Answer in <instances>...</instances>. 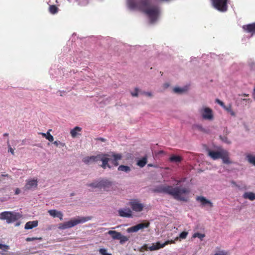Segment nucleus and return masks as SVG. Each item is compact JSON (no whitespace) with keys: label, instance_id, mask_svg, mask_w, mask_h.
<instances>
[{"label":"nucleus","instance_id":"obj_1","mask_svg":"<svg viewBox=\"0 0 255 255\" xmlns=\"http://www.w3.org/2000/svg\"><path fill=\"white\" fill-rule=\"evenodd\" d=\"M181 182V180H178L175 187L164 185L159 186L157 188L156 191L158 192L168 194L176 200L186 201L187 199L185 195L190 193V189L185 186H178Z\"/></svg>","mask_w":255,"mask_h":255},{"label":"nucleus","instance_id":"obj_2","mask_svg":"<svg viewBox=\"0 0 255 255\" xmlns=\"http://www.w3.org/2000/svg\"><path fill=\"white\" fill-rule=\"evenodd\" d=\"M208 154L214 160L221 158L225 164H230L232 163L229 157V152L223 148H219L217 151L209 150Z\"/></svg>","mask_w":255,"mask_h":255},{"label":"nucleus","instance_id":"obj_3","mask_svg":"<svg viewBox=\"0 0 255 255\" xmlns=\"http://www.w3.org/2000/svg\"><path fill=\"white\" fill-rule=\"evenodd\" d=\"M91 217H80L78 216L76 218H72L70 221L65 222L63 223H60L58 225V229L60 230H65L66 229L70 228L76 225L85 223L88 221L91 220Z\"/></svg>","mask_w":255,"mask_h":255},{"label":"nucleus","instance_id":"obj_4","mask_svg":"<svg viewBox=\"0 0 255 255\" xmlns=\"http://www.w3.org/2000/svg\"><path fill=\"white\" fill-rule=\"evenodd\" d=\"M122 156L121 154H113L110 155H101V161H102V167L106 168L107 167L111 168L110 162L113 165L117 166L119 165L118 161L122 159Z\"/></svg>","mask_w":255,"mask_h":255},{"label":"nucleus","instance_id":"obj_5","mask_svg":"<svg viewBox=\"0 0 255 255\" xmlns=\"http://www.w3.org/2000/svg\"><path fill=\"white\" fill-rule=\"evenodd\" d=\"M198 112L202 118L205 121H213L215 119L213 110L205 105H203L198 109Z\"/></svg>","mask_w":255,"mask_h":255},{"label":"nucleus","instance_id":"obj_6","mask_svg":"<svg viewBox=\"0 0 255 255\" xmlns=\"http://www.w3.org/2000/svg\"><path fill=\"white\" fill-rule=\"evenodd\" d=\"M21 217V215L14 211H4L0 214V219L6 220L8 224L14 222Z\"/></svg>","mask_w":255,"mask_h":255},{"label":"nucleus","instance_id":"obj_7","mask_svg":"<svg viewBox=\"0 0 255 255\" xmlns=\"http://www.w3.org/2000/svg\"><path fill=\"white\" fill-rule=\"evenodd\" d=\"M229 0H211L213 7L217 10L224 12L228 9V1Z\"/></svg>","mask_w":255,"mask_h":255},{"label":"nucleus","instance_id":"obj_8","mask_svg":"<svg viewBox=\"0 0 255 255\" xmlns=\"http://www.w3.org/2000/svg\"><path fill=\"white\" fill-rule=\"evenodd\" d=\"M174 241H167L165 242L163 244H161L160 242H157L156 243H153L150 246H149L148 245H144L143 246V248L145 250H149L150 251H155L159 250V249L164 248L165 246L167 245L170 243H174Z\"/></svg>","mask_w":255,"mask_h":255},{"label":"nucleus","instance_id":"obj_9","mask_svg":"<svg viewBox=\"0 0 255 255\" xmlns=\"http://www.w3.org/2000/svg\"><path fill=\"white\" fill-rule=\"evenodd\" d=\"M117 188L116 183L108 179H101V189L107 191L116 190Z\"/></svg>","mask_w":255,"mask_h":255},{"label":"nucleus","instance_id":"obj_10","mask_svg":"<svg viewBox=\"0 0 255 255\" xmlns=\"http://www.w3.org/2000/svg\"><path fill=\"white\" fill-rule=\"evenodd\" d=\"M149 225L150 223L149 222L144 221L142 223L128 228L127 231L128 233L137 232L139 230H142L144 228H148L149 226Z\"/></svg>","mask_w":255,"mask_h":255},{"label":"nucleus","instance_id":"obj_11","mask_svg":"<svg viewBox=\"0 0 255 255\" xmlns=\"http://www.w3.org/2000/svg\"><path fill=\"white\" fill-rule=\"evenodd\" d=\"M133 211L137 212H141L144 207L143 205L137 199L131 200L128 204Z\"/></svg>","mask_w":255,"mask_h":255},{"label":"nucleus","instance_id":"obj_12","mask_svg":"<svg viewBox=\"0 0 255 255\" xmlns=\"http://www.w3.org/2000/svg\"><path fill=\"white\" fill-rule=\"evenodd\" d=\"M37 178L30 179L26 180V184L23 187V190H29L35 189L37 186Z\"/></svg>","mask_w":255,"mask_h":255},{"label":"nucleus","instance_id":"obj_13","mask_svg":"<svg viewBox=\"0 0 255 255\" xmlns=\"http://www.w3.org/2000/svg\"><path fill=\"white\" fill-rule=\"evenodd\" d=\"M101 161V155L97 156H87L83 159V161L86 164L92 163L94 162Z\"/></svg>","mask_w":255,"mask_h":255},{"label":"nucleus","instance_id":"obj_14","mask_svg":"<svg viewBox=\"0 0 255 255\" xmlns=\"http://www.w3.org/2000/svg\"><path fill=\"white\" fill-rule=\"evenodd\" d=\"M196 200L200 202L202 206L209 207L211 208L213 207V203L209 200L203 196H198Z\"/></svg>","mask_w":255,"mask_h":255},{"label":"nucleus","instance_id":"obj_15","mask_svg":"<svg viewBox=\"0 0 255 255\" xmlns=\"http://www.w3.org/2000/svg\"><path fill=\"white\" fill-rule=\"evenodd\" d=\"M119 215L123 217L129 218L132 217V213L129 208H123L118 211Z\"/></svg>","mask_w":255,"mask_h":255},{"label":"nucleus","instance_id":"obj_16","mask_svg":"<svg viewBox=\"0 0 255 255\" xmlns=\"http://www.w3.org/2000/svg\"><path fill=\"white\" fill-rule=\"evenodd\" d=\"M243 29L247 32L255 33V23L249 24L243 26Z\"/></svg>","mask_w":255,"mask_h":255},{"label":"nucleus","instance_id":"obj_17","mask_svg":"<svg viewBox=\"0 0 255 255\" xmlns=\"http://www.w3.org/2000/svg\"><path fill=\"white\" fill-rule=\"evenodd\" d=\"M49 215L53 217L59 218L60 220L63 219V213L60 211H58L55 210H50L48 211Z\"/></svg>","mask_w":255,"mask_h":255},{"label":"nucleus","instance_id":"obj_18","mask_svg":"<svg viewBox=\"0 0 255 255\" xmlns=\"http://www.w3.org/2000/svg\"><path fill=\"white\" fill-rule=\"evenodd\" d=\"M38 222L37 220L29 221L25 224L24 229L25 230L32 229L33 228L36 227L38 226Z\"/></svg>","mask_w":255,"mask_h":255},{"label":"nucleus","instance_id":"obj_19","mask_svg":"<svg viewBox=\"0 0 255 255\" xmlns=\"http://www.w3.org/2000/svg\"><path fill=\"white\" fill-rule=\"evenodd\" d=\"M188 90V86H183L182 87H175L173 89V91L175 93L183 94L186 93Z\"/></svg>","mask_w":255,"mask_h":255},{"label":"nucleus","instance_id":"obj_20","mask_svg":"<svg viewBox=\"0 0 255 255\" xmlns=\"http://www.w3.org/2000/svg\"><path fill=\"white\" fill-rule=\"evenodd\" d=\"M87 186L91 187L92 188H99L101 189V179L95 180L92 183L87 184Z\"/></svg>","mask_w":255,"mask_h":255},{"label":"nucleus","instance_id":"obj_21","mask_svg":"<svg viewBox=\"0 0 255 255\" xmlns=\"http://www.w3.org/2000/svg\"><path fill=\"white\" fill-rule=\"evenodd\" d=\"M243 197L250 201H254L255 200V193L252 192H246L243 195Z\"/></svg>","mask_w":255,"mask_h":255},{"label":"nucleus","instance_id":"obj_22","mask_svg":"<svg viewBox=\"0 0 255 255\" xmlns=\"http://www.w3.org/2000/svg\"><path fill=\"white\" fill-rule=\"evenodd\" d=\"M182 157L179 155H172L169 158V161L171 162L178 164L182 160Z\"/></svg>","mask_w":255,"mask_h":255},{"label":"nucleus","instance_id":"obj_23","mask_svg":"<svg viewBox=\"0 0 255 255\" xmlns=\"http://www.w3.org/2000/svg\"><path fill=\"white\" fill-rule=\"evenodd\" d=\"M82 128L79 127H75L70 131V134L72 137H76L77 135H80L79 132L81 131Z\"/></svg>","mask_w":255,"mask_h":255},{"label":"nucleus","instance_id":"obj_24","mask_svg":"<svg viewBox=\"0 0 255 255\" xmlns=\"http://www.w3.org/2000/svg\"><path fill=\"white\" fill-rule=\"evenodd\" d=\"M107 234L110 235L113 240H118L121 236V233L115 231H109Z\"/></svg>","mask_w":255,"mask_h":255},{"label":"nucleus","instance_id":"obj_25","mask_svg":"<svg viewBox=\"0 0 255 255\" xmlns=\"http://www.w3.org/2000/svg\"><path fill=\"white\" fill-rule=\"evenodd\" d=\"M147 162V156H145L142 157L141 159L138 160L137 162V165L140 167H143Z\"/></svg>","mask_w":255,"mask_h":255},{"label":"nucleus","instance_id":"obj_26","mask_svg":"<svg viewBox=\"0 0 255 255\" xmlns=\"http://www.w3.org/2000/svg\"><path fill=\"white\" fill-rule=\"evenodd\" d=\"M50 131H51V129H49L46 133H40L43 137L46 138L47 140H48L49 141H53L54 140L53 136L50 133Z\"/></svg>","mask_w":255,"mask_h":255},{"label":"nucleus","instance_id":"obj_27","mask_svg":"<svg viewBox=\"0 0 255 255\" xmlns=\"http://www.w3.org/2000/svg\"><path fill=\"white\" fill-rule=\"evenodd\" d=\"M225 111H226L229 114H230L232 116L235 117L236 116V113L233 110L232 106L231 105H229L224 107V109Z\"/></svg>","mask_w":255,"mask_h":255},{"label":"nucleus","instance_id":"obj_28","mask_svg":"<svg viewBox=\"0 0 255 255\" xmlns=\"http://www.w3.org/2000/svg\"><path fill=\"white\" fill-rule=\"evenodd\" d=\"M119 171H123L126 173H128L131 171L130 168L128 166L120 165L118 168Z\"/></svg>","mask_w":255,"mask_h":255},{"label":"nucleus","instance_id":"obj_29","mask_svg":"<svg viewBox=\"0 0 255 255\" xmlns=\"http://www.w3.org/2000/svg\"><path fill=\"white\" fill-rule=\"evenodd\" d=\"M49 11L50 13L55 14L58 12V8L55 5H50L49 7Z\"/></svg>","mask_w":255,"mask_h":255},{"label":"nucleus","instance_id":"obj_30","mask_svg":"<svg viewBox=\"0 0 255 255\" xmlns=\"http://www.w3.org/2000/svg\"><path fill=\"white\" fill-rule=\"evenodd\" d=\"M247 159L249 162L255 166V155L248 154L247 156Z\"/></svg>","mask_w":255,"mask_h":255},{"label":"nucleus","instance_id":"obj_31","mask_svg":"<svg viewBox=\"0 0 255 255\" xmlns=\"http://www.w3.org/2000/svg\"><path fill=\"white\" fill-rule=\"evenodd\" d=\"M128 239L127 237L123 236L121 233L120 237H119V239H118V240H120V242L122 244L128 241Z\"/></svg>","mask_w":255,"mask_h":255},{"label":"nucleus","instance_id":"obj_32","mask_svg":"<svg viewBox=\"0 0 255 255\" xmlns=\"http://www.w3.org/2000/svg\"><path fill=\"white\" fill-rule=\"evenodd\" d=\"M205 234H201L199 233H196L194 234V235H193V238H198L201 240H202L205 237Z\"/></svg>","mask_w":255,"mask_h":255},{"label":"nucleus","instance_id":"obj_33","mask_svg":"<svg viewBox=\"0 0 255 255\" xmlns=\"http://www.w3.org/2000/svg\"><path fill=\"white\" fill-rule=\"evenodd\" d=\"M99 252L101 255H112L111 254L107 252V250L106 249H100Z\"/></svg>","mask_w":255,"mask_h":255},{"label":"nucleus","instance_id":"obj_34","mask_svg":"<svg viewBox=\"0 0 255 255\" xmlns=\"http://www.w3.org/2000/svg\"><path fill=\"white\" fill-rule=\"evenodd\" d=\"M193 128L197 129L200 131H204L205 128L203 127V126L200 124H196L193 126Z\"/></svg>","mask_w":255,"mask_h":255},{"label":"nucleus","instance_id":"obj_35","mask_svg":"<svg viewBox=\"0 0 255 255\" xmlns=\"http://www.w3.org/2000/svg\"><path fill=\"white\" fill-rule=\"evenodd\" d=\"M53 143L57 146L58 147H64L66 146L65 144L64 143L61 142L60 141H55Z\"/></svg>","mask_w":255,"mask_h":255},{"label":"nucleus","instance_id":"obj_36","mask_svg":"<svg viewBox=\"0 0 255 255\" xmlns=\"http://www.w3.org/2000/svg\"><path fill=\"white\" fill-rule=\"evenodd\" d=\"M79 4L81 5H85L87 4L89 2V0H76Z\"/></svg>","mask_w":255,"mask_h":255},{"label":"nucleus","instance_id":"obj_37","mask_svg":"<svg viewBox=\"0 0 255 255\" xmlns=\"http://www.w3.org/2000/svg\"><path fill=\"white\" fill-rule=\"evenodd\" d=\"M9 249V247L6 245H3L0 244V249L3 250V251H6L7 250Z\"/></svg>","mask_w":255,"mask_h":255},{"label":"nucleus","instance_id":"obj_38","mask_svg":"<svg viewBox=\"0 0 255 255\" xmlns=\"http://www.w3.org/2000/svg\"><path fill=\"white\" fill-rule=\"evenodd\" d=\"M187 235H188L187 232H183L180 234L179 238L182 239H185L187 237Z\"/></svg>","mask_w":255,"mask_h":255},{"label":"nucleus","instance_id":"obj_39","mask_svg":"<svg viewBox=\"0 0 255 255\" xmlns=\"http://www.w3.org/2000/svg\"><path fill=\"white\" fill-rule=\"evenodd\" d=\"M41 239H42L41 238H34V237L30 238V237H28L26 239V241L27 242H31V241H34L36 240H41Z\"/></svg>","mask_w":255,"mask_h":255},{"label":"nucleus","instance_id":"obj_40","mask_svg":"<svg viewBox=\"0 0 255 255\" xmlns=\"http://www.w3.org/2000/svg\"><path fill=\"white\" fill-rule=\"evenodd\" d=\"M7 146H8V151L10 152L12 154H14V149L10 146L9 143V140H8L7 141Z\"/></svg>","mask_w":255,"mask_h":255},{"label":"nucleus","instance_id":"obj_41","mask_svg":"<svg viewBox=\"0 0 255 255\" xmlns=\"http://www.w3.org/2000/svg\"><path fill=\"white\" fill-rule=\"evenodd\" d=\"M214 255H227V253L225 251H221L216 253Z\"/></svg>","mask_w":255,"mask_h":255},{"label":"nucleus","instance_id":"obj_42","mask_svg":"<svg viewBox=\"0 0 255 255\" xmlns=\"http://www.w3.org/2000/svg\"><path fill=\"white\" fill-rule=\"evenodd\" d=\"M131 94L133 97H137L138 95V90L135 89L134 92L131 93Z\"/></svg>","mask_w":255,"mask_h":255},{"label":"nucleus","instance_id":"obj_43","mask_svg":"<svg viewBox=\"0 0 255 255\" xmlns=\"http://www.w3.org/2000/svg\"><path fill=\"white\" fill-rule=\"evenodd\" d=\"M216 102L221 106L224 109V107H225L226 106H225L224 104V103L223 102H222L221 101L217 99L216 100Z\"/></svg>","mask_w":255,"mask_h":255},{"label":"nucleus","instance_id":"obj_44","mask_svg":"<svg viewBox=\"0 0 255 255\" xmlns=\"http://www.w3.org/2000/svg\"><path fill=\"white\" fill-rule=\"evenodd\" d=\"M169 86H170V84H169V83H165L163 84V87L164 89L167 88L168 87H169Z\"/></svg>","mask_w":255,"mask_h":255},{"label":"nucleus","instance_id":"obj_45","mask_svg":"<svg viewBox=\"0 0 255 255\" xmlns=\"http://www.w3.org/2000/svg\"><path fill=\"white\" fill-rule=\"evenodd\" d=\"M20 192V189H18V188H16V189L15 190V194H16V195H18V194H19Z\"/></svg>","mask_w":255,"mask_h":255},{"label":"nucleus","instance_id":"obj_46","mask_svg":"<svg viewBox=\"0 0 255 255\" xmlns=\"http://www.w3.org/2000/svg\"><path fill=\"white\" fill-rule=\"evenodd\" d=\"M233 183L234 185H235L237 187H238L239 188V189H240V190H242V189H246V188L245 187H244V188H243H243H241V187H240L239 186H238L237 184H236L235 182H233Z\"/></svg>","mask_w":255,"mask_h":255},{"label":"nucleus","instance_id":"obj_47","mask_svg":"<svg viewBox=\"0 0 255 255\" xmlns=\"http://www.w3.org/2000/svg\"><path fill=\"white\" fill-rule=\"evenodd\" d=\"M145 95L149 96V97L152 96V94L150 92H146V93H145Z\"/></svg>","mask_w":255,"mask_h":255},{"label":"nucleus","instance_id":"obj_48","mask_svg":"<svg viewBox=\"0 0 255 255\" xmlns=\"http://www.w3.org/2000/svg\"><path fill=\"white\" fill-rule=\"evenodd\" d=\"M253 96L254 100H255V92H253Z\"/></svg>","mask_w":255,"mask_h":255},{"label":"nucleus","instance_id":"obj_49","mask_svg":"<svg viewBox=\"0 0 255 255\" xmlns=\"http://www.w3.org/2000/svg\"><path fill=\"white\" fill-rule=\"evenodd\" d=\"M147 166H148V167H153V166H154V165H153V164H148L147 165Z\"/></svg>","mask_w":255,"mask_h":255},{"label":"nucleus","instance_id":"obj_50","mask_svg":"<svg viewBox=\"0 0 255 255\" xmlns=\"http://www.w3.org/2000/svg\"><path fill=\"white\" fill-rule=\"evenodd\" d=\"M20 225V222L16 223L15 224V226L17 227Z\"/></svg>","mask_w":255,"mask_h":255},{"label":"nucleus","instance_id":"obj_51","mask_svg":"<svg viewBox=\"0 0 255 255\" xmlns=\"http://www.w3.org/2000/svg\"><path fill=\"white\" fill-rule=\"evenodd\" d=\"M243 96H245V97H247V96H249V95H248V94H244L243 95Z\"/></svg>","mask_w":255,"mask_h":255},{"label":"nucleus","instance_id":"obj_52","mask_svg":"<svg viewBox=\"0 0 255 255\" xmlns=\"http://www.w3.org/2000/svg\"><path fill=\"white\" fill-rule=\"evenodd\" d=\"M4 136H7V135H8V134H7V133H4Z\"/></svg>","mask_w":255,"mask_h":255},{"label":"nucleus","instance_id":"obj_53","mask_svg":"<svg viewBox=\"0 0 255 255\" xmlns=\"http://www.w3.org/2000/svg\"><path fill=\"white\" fill-rule=\"evenodd\" d=\"M102 141H104V139L103 138H101Z\"/></svg>","mask_w":255,"mask_h":255},{"label":"nucleus","instance_id":"obj_54","mask_svg":"<svg viewBox=\"0 0 255 255\" xmlns=\"http://www.w3.org/2000/svg\"><path fill=\"white\" fill-rule=\"evenodd\" d=\"M254 92H255V87L254 89Z\"/></svg>","mask_w":255,"mask_h":255}]
</instances>
